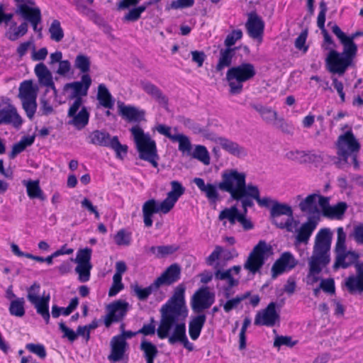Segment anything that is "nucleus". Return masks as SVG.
I'll return each mask as SVG.
<instances>
[{"label":"nucleus","instance_id":"c9c22d12","mask_svg":"<svg viewBox=\"0 0 363 363\" xmlns=\"http://www.w3.org/2000/svg\"><path fill=\"white\" fill-rule=\"evenodd\" d=\"M140 350L143 352L146 363H154L159 352L155 344L146 339H143L140 342Z\"/></svg>","mask_w":363,"mask_h":363},{"label":"nucleus","instance_id":"680f3d73","mask_svg":"<svg viewBox=\"0 0 363 363\" xmlns=\"http://www.w3.org/2000/svg\"><path fill=\"white\" fill-rule=\"evenodd\" d=\"M108 147H111L115 151L116 157L120 160H123L128 152V146L121 144L117 136L112 138L111 143Z\"/></svg>","mask_w":363,"mask_h":363},{"label":"nucleus","instance_id":"20e7f679","mask_svg":"<svg viewBox=\"0 0 363 363\" xmlns=\"http://www.w3.org/2000/svg\"><path fill=\"white\" fill-rule=\"evenodd\" d=\"M181 276V269L177 264H172L162 273L150 285L143 287L138 284L131 285L132 291L140 301H145L151 295L157 296L162 294L160 288L162 286H169L177 282Z\"/></svg>","mask_w":363,"mask_h":363},{"label":"nucleus","instance_id":"7ed1b4c3","mask_svg":"<svg viewBox=\"0 0 363 363\" xmlns=\"http://www.w3.org/2000/svg\"><path fill=\"white\" fill-rule=\"evenodd\" d=\"M333 233L329 228H322L315 239L313 254L309 259L306 284L313 285L320 280L319 274L330 262V250Z\"/></svg>","mask_w":363,"mask_h":363},{"label":"nucleus","instance_id":"9b49d317","mask_svg":"<svg viewBox=\"0 0 363 363\" xmlns=\"http://www.w3.org/2000/svg\"><path fill=\"white\" fill-rule=\"evenodd\" d=\"M270 220L272 223L280 229H286L288 232H292L296 223L293 216L292 208L286 204L279 203L277 201L271 206Z\"/></svg>","mask_w":363,"mask_h":363},{"label":"nucleus","instance_id":"b1692460","mask_svg":"<svg viewBox=\"0 0 363 363\" xmlns=\"http://www.w3.org/2000/svg\"><path fill=\"white\" fill-rule=\"evenodd\" d=\"M245 26L250 38L262 40L264 29V22L261 17L255 13H250Z\"/></svg>","mask_w":363,"mask_h":363},{"label":"nucleus","instance_id":"13d9d810","mask_svg":"<svg viewBox=\"0 0 363 363\" xmlns=\"http://www.w3.org/2000/svg\"><path fill=\"white\" fill-rule=\"evenodd\" d=\"M91 62L89 58L82 54L77 55L74 60V67L83 74H88L90 70Z\"/></svg>","mask_w":363,"mask_h":363},{"label":"nucleus","instance_id":"8fccbe9b","mask_svg":"<svg viewBox=\"0 0 363 363\" xmlns=\"http://www.w3.org/2000/svg\"><path fill=\"white\" fill-rule=\"evenodd\" d=\"M252 106L260 114L262 119L267 123H272L277 119V113L275 111H273L272 108L264 106L260 104H253Z\"/></svg>","mask_w":363,"mask_h":363},{"label":"nucleus","instance_id":"09e8293b","mask_svg":"<svg viewBox=\"0 0 363 363\" xmlns=\"http://www.w3.org/2000/svg\"><path fill=\"white\" fill-rule=\"evenodd\" d=\"M79 304L78 298L75 297L71 299L67 307H59L57 305H53L52 307V316L54 318H57L60 315V311H63L62 315L67 316L71 314L77 307Z\"/></svg>","mask_w":363,"mask_h":363},{"label":"nucleus","instance_id":"dca6fc26","mask_svg":"<svg viewBox=\"0 0 363 363\" xmlns=\"http://www.w3.org/2000/svg\"><path fill=\"white\" fill-rule=\"evenodd\" d=\"M91 82V78L89 74H82L80 81L66 84L64 90L69 93V99L74 101L79 99L81 104H83L82 97L87 95Z\"/></svg>","mask_w":363,"mask_h":363},{"label":"nucleus","instance_id":"f704fd0d","mask_svg":"<svg viewBox=\"0 0 363 363\" xmlns=\"http://www.w3.org/2000/svg\"><path fill=\"white\" fill-rule=\"evenodd\" d=\"M218 141V144L223 150L234 156L242 157L247 155L245 149L235 142L225 138H219Z\"/></svg>","mask_w":363,"mask_h":363},{"label":"nucleus","instance_id":"0e129e2a","mask_svg":"<svg viewBox=\"0 0 363 363\" xmlns=\"http://www.w3.org/2000/svg\"><path fill=\"white\" fill-rule=\"evenodd\" d=\"M323 37V41L321 44V48L323 50H328L326 57L330 55V52L335 50L334 48L336 46L335 41L329 34L327 30H321Z\"/></svg>","mask_w":363,"mask_h":363},{"label":"nucleus","instance_id":"c85d7f7f","mask_svg":"<svg viewBox=\"0 0 363 363\" xmlns=\"http://www.w3.org/2000/svg\"><path fill=\"white\" fill-rule=\"evenodd\" d=\"M318 220L313 216H309L297 230L296 241L298 243H307L313 232L316 228Z\"/></svg>","mask_w":363,"mask_h":363},{"label":"nucleus","instance_id":"774afa93","mask_svg":"<svg viewBox=\"0 0 363 363\" xmlns=\"http://www.w3.org/2000/svg\"><path fill=\"white\" fill-rule=\"evenodd\" d=\"M297 342L298 341H294L290 336L277 335L274 339V346L275 347H280L281 346L293 347Z\"/></svg>","mask_w":363,"mask_h":363},{"label":"nucleus","instance_id":"a878e982","mask_svg":"<svg viewBox=\"0 0 363 363\" xmlns=\"http://www.w3.org/2000/svg\"><path fill=\"white\" fill-rule=\"evenodd\" d=\"M359 258V255L355 251L344 250L335 253V260L333 264V269H347L354 264Z\"/></svg>","mask_w":363,"mask_h":363},{"label":"nucleus","instance_id":"393cba45","mask_svg":"<svg viewBox=\"0 0 363 363\" xmlns=\"http://www.w3.org/2000/svg\"><path fill=\"white\" fill-rule=\"evenodd\" d=\"M297 262L291 252H285L274 262L272 268L273 277L281 274L286 270H291L296 267Z\"/></svg>","mask_w":363,"mask_h":363},{"label":"nucleus","instance_id":"3c124183","mask_svg":"<svg viewBox=\"0 0 363 363\" xmlns=\"http://www.w3.org/2000/svg\"><path fill=\"white\" fill-rule=\"evenodd\" d=\"M192 157L201 162L203 164L208 165L210 164V155L207 148L201 145H196L194 151L189 155Z\"/></svg>","mask_w":363,"mask_h":363},{"label":"nucleus","instance_id":"79ce46f5","mask_svg":"<svg viewBox=\"0 0 363 363\" xmlns=\"http://www.w3.org/2000/svg\"><path fill=\"white\" fill-rule=\"evenodd\" d=\"M249 190H250V192H249L247 198H250L252 202H254L253 200H255L260 206L271 208V206L277 201L269 197L260 198V191L257 186L254 185Z\"/></svg>","mask_w":363,"mask_h":363},{"label":"nucleus","instance_id":"2eb2a0df","mask_svg":"<svg viewBox=\"0 0 363 363\" xmlns=\"http://www.w3.org/2000/svg\"><path fill=\"white\" fill-rule=\"evenodd\" d=\"M67 117L69 118L68 123L80 130L88 125L90 113L87 107L83 106V104H81L80 100L78 99L70 104Z\"/></svg>","mask_w":363,"mask_h":363},{"label":"nucleus","instance_id":"603ef678","mask_svg":"<svg viewBox=\"0 0 363 363\" xmlns=\"http://www.w3.org/2000/svg\"><path fill=\"white\" fill-rule=\"evenodd\" d=\"M50 38L52 40L55 42H60L64 36V30L61 26L60 21L55 19L52 21L50 26L48 29Z\"/></svg>","mask_w":363,"mask_h":363},{"label":"nucleus","instance_id":"e2e57ef3","mask_svg":"<svg viewBox=\"0 0 363 363\" xmlns=\"http://www.w3.org/2000/svg\"><path fill=\"white\" fill-rule=\"evenodd\" d=\"M92 268L91 264H77L75 271L79 275V281L80 282H86L90 279V271Z\"/></svg>","mask_w":363,"mask_h":363},{"label":"nucleus","instance_id":"bb28decb","mask_svg":"<svg viewBox=\"0 0 363 363\" xmlns=\"http://www.w3.org/2000/svg\"><path fill=\"white\" fill-rule=\"evenodd\" d=\"M128 347V343L123 337L114 336L111 341V354L108 359L113 362L121 360Z\"/></svg>","mask_w":363,"mask_h":363},{"label":"nucleus","instance_id":"aec40b11","mask_svg":"<svg viewBox=\"0 0 363 363\" xmlns=\"http://www.w3.org/2000/svg\"><path fill=\"white\" fill-rule=\"evenodd\" d=\"M119 115L129 123H140L145 121V111L132 105H125L123 102L118 103Z\"/></svg>","mask_w":363,"mask_h":363},{"label":"nucleus","instance_id":"5fc2aeb1","mask_svg":"<svg viewBox=\"0 0 363 363\" xmlns=\"http://www.w3.org/2000/svg\"><path fill=\"white\" fill-rule=\"evenodd\" d=\"M173 142L179 143V150L184 154H187L189 155L191 154V143L189 138L184 135V134H175L173 140Z\"/></svg>","mask_w":363,"mask_h":363},{"label":"nucleus","instance_id":"423d86ee","mask_svg":"<svg viewBox=\"0 0 363 363\" xmlns=\"http://www.w3.org/2000/svg\"><path fill=\"white\" fill-rule=\"evenodd\" d=\"M337 155L338 161L337 165L340 168H344L345 165L350 164L349 158L355 170L359 169L358 160L361 145L356 138L352 130H347L340 135L336 142Z\"/></svg>","mask_w":363,"mask_h":363},{"label":"nucleus","instance_id":"052dcab7","mask_svg":"<svg viewBox=\"0 0 363 363\" xmlns=\"http://www.w3.org/2000/svg\"><path fill=\"white\" fill-rule=\"evenodd\" d=\"M91 252L92 250L90 248L86 247L84 249H81L78 250L76 258L71 259V261L74 262L77 264H91Z\"/></svg>","mask_w":363,"mask_h":363},{"label":"nucleus","instance_id":"f257e3e1","mask_svg":"<svg viewBox=\"0 0 363 363\" xmlns=\"http://www.w3.org/2000/svg\"><path fill=\"white\" fill-rule=\"evenodd\" d=\"M185 290L183 284H179L174 289L172 296L162 306L157 336L161 340L168 338L171 345L180 342L186 350L192 351L194 345L187 338L184 322L188 314L185 305Z\"/></svg>","mask_w":363,"mask_h":363},{"label":"nucleus","instance_id":"6e6552de","mask_svg":"<svg viewBox=\"0 0 363 363\" xmlns=\"http://www.w3.org/2000/svg\"><path fill=\"white\" fill-rule=\"evenodd\" d=\"M256 74L255 66L249 62L229 68L226 79L230 87V93L239 94L243 89V83L252 79Z\"/></svg>","mask_w":363,"mask_h":363},{"label":"nucleus","instance_id":"4c0bfd02","mask_svg":"<svg viewBox=\"0 0 363 363\" xmlns=\"http://www.w3.org/2000/svg\"><path fill=\"white\" fill-rule=\"evenodd\" d=\"M287 155L289 158L296 160L301 163L314 162L318 161L320 158V155L312 151H291L287 154Z\"/></svg>","mask_w":363,"mask_h":363},{"label":"nucleus","instance_id":"72a5a7b5","mask_svg":"<svg viewBox=\"0 0 363 363\" xmlns=\"http://www.w3.org/2000/svg\"><path fill=\"white\" fill-rule=\"evenodd\" d=\"M111 139L108 133L99 130L92 131L87 137L89 143L101 147H109Z\"/></svg>","mask_w":363,"mask_h":363},{"label":"nucleus","instance_id":"0eeeda50","mask_svg":"<svg viewBox=\"0 0 363 363\" xmlns=\"http://www.w3.org/2000/svg\"><path fill=\"white\" fill-rule=\"evenodd\" d=\"M135 143L140 159L149 162L154 167H157L156 143L151 139L148 133H145L138 125L133 126L130 130Z\"/></svg>","mask_w":363,"mask_h":363},{"label":"nucleus","instance_id":"39448f33","mask_svg":"<svg viewBox=\"0 0 363 363\" xmlns=\"http://www.w3.org/2000/svg\"><path fill=\"white\" fill-rule=\"evenodd\" d=\"M222 180L218 184V188L230 194L231 198L237 201L242 202L249 195V190L254 184H246V175L243 172L231 169H227L222 173Z\"/></svg>","mask_w":363,"mask_h":363},{"label":"nucleus","instance_id":"2f4dec72","mask_svg":"<svg viewBox=\"0 0 363 363\" xmlns=\"http://www.w3.org/2000/svg\"><path fill=\"white\" fill-rule=\"evenodd\" d=\"M206 316L203 313H199L193 317L189 323V333L193 340H196L205 325Z\"/></svg>","mask_w":363,"mask_h":363},{"label":"nucleus","instance_id":"c03bdc74","mask_svg":"<svg viewBox=\"0 0 363 363\" xmlns=\"http://www.w3.org/2000/svg\"><path fill=\"white\" fill-rule=\"evenodd\" d=\"M23 184L26 187L27 194L30 199H45L38 180L23 181Z\"/></svg>","mask_w":363,"mask_h":363},{"label":"nucleus","instance_id":"7c9ffc66","mask_svg":"<svg viewBox=\"0 0 363 363\" xmlns=\"http://www.w3.org/2000/svg\"><path fill=\"white\" fill-rule=\"evenodd\" d=\"M193 182L205 194L210 203H216L219 200V193L216 185L210 183L206 184L204 180L199 177L194 178Z\"/></svg>","mask_w":363,"mask_h":363},{"label":"nucleus","instance_id":"5701e85b","mask_svg":"<svg viewBox=\"0 0 363 363\" xmlns=\"http://www.w3.org/2000/svg\"><path fill=\"white\" fill-rule=\"evenodd\" d=\"M356 275L349 276L345 280V286L352 294L363 293V262H357L354 264Z\"/></svg>","mask_w":363,"mask_h":363},{"label":"nucleus","instance_id":"37998d69","mask_svg":"<svg viewBox=\"0 0 363 363\" xmlns=\"http://www.w3.org/2000/svg\"><path fill=\"white\" fill-rule=\"evenodd\" d=\"M347 208V205L345 202H339L327 208L324 216L330 219L340 220L342 218Z\"/></svg>","mask_w":363,"mask_h":363},{"label":"nucleus","instance_id":"1a4fd4ad","mask_svg":"<svg viewBox=\"0 0 363 363\" xmlns=\"http://www.w3.org/2000/svg\"><path fill=\"white\" fill-rule=\"evenodd\" d=\"M219 264L217 262L214 267L215 271L213 274L211 272H204L201 274V281L203 284L209 283L213 277L217 281H226L227 285L224 287V296L229 298L230 296V291L232 288L239 284V278H235L234 275H239L241 271L240 265H235L228 269L219 268Z\"/></svg>","mask_w":363,"mask_h":363},{"label":"nucleus","instance_id":"58836bf2","mask_svg":"<svg viewBox=\"0 0 363 363\" xmlns=\"http://www.w3.org/2000/svg\"><path fill=\"white\" fill-rule=\"evenodd\" d=\"M253 206L254 202H252L250 199H245L241 203V215L239 216L237 222L241 225L244 230H250L254 228V224L252 220L247 218V208H251Z\"/></svg>","mask_w":363,"mask_h":363},{"label":"nucleus","instance_id":"6e6d98bb","mask_svg":"<svg viewBox=\"0 0 363 363\" xmlns=\"http://www.w3.org/2000/svg\"><path fill=\"white\" fill-rule=\"evenodd\" d=\"M250 295V292H246L242 295L237 296L233 298L228 299L223 305V309L225 313H230L231 311L236 309L240 303L248 298Z\"/></svg>","mask_w":363,"mask_h":363},{"label":"nucleus","instance_id":"473e14b6","mask_svg":"<svg viewBox=\"0 0 363 363\" xmlns=\"http://www.w3.org/2000/svg\"><path fill=\"white\" fill-rule=\"evenodd\" d=\"M28 29L27 22H23L19 26H17L16 22L11 21L9 27L6 30L5 36L11 41H16L20 38L24 36Z\"/></svg>","mask_w":363,"mask_h":363},{"label":"nucleus","instance_id":"f3484780","mask_svg":"<svg viewBox=\"0 0 363 363\" xmlns=\"http://www.w3.org/2000/svg\"><path fill=\"white\" fill-rule=\"evenodd\" d=\"M215 294L207 286L199 288L192 296L191 306L192 310L198 313L209 308L215 302Z\"/></svg>","mask_w":363,"mask_h":363},{"label":"nucleus","instance_id":"e433bc0d","mask_svg":"<svg viewBox=\"0 0 363 363\" xmlns=\"http://www.w3.org/2000/svg\"><path fill=\"white\" fill-rule=\"evenodd\" d=\"M97 100L106 108H113L115 100L104 84H100L98 86Z\"/></svg>","mask_w":363,"mask_h":363},{"label":"nucleus","instance_id":"338daca9","mask_svg":"<svg viewBox=\"0 0 363 363\" xmlns=\"http://www.w3.org/2000/svg\"><path fill=\"white\" fill-rule=\"evenodd\" d=\"M337 242L335 244V253L346 250V233L343 228L340 227L337 229Z\"/></svg>","mask_w":363,"mask_h":363},{"label":"nucleus","instance_id":"49530a36","mask_svg":"<svg viewBox=\"0 0 363 363\" xmlns=\"http://www.w3.org/2000/svg\"><path fill=\"white\" fill-rule=\"evenodd\" d=\"M234 56V50L232 48H226L221 50L220 52V57L218 64L216 65V70L218 72L222 71L224 68L228 67L232 64L233 57Z\"/></svg>","mask_w":363,"mask_h":363},{"label":"nucleus","instance_id":"a19ab883","mask_svg":"<svg viewBox=\"0 0 363 363\" xmlns=\"http://www.w3.org/2000/svg\"><path fill=\"white\" fill-rule=\"evenodd\" d=\"M318 194H313L308 195L305 199L299 203V208L303 213H318Z\"/></svg>","mask_w":363,"mask_h":363},{"label":"nucleus","instance_id":"a18cd8bd","mask_svg":"<svg viewBox=\"0 0 363 363\" xmlns=\"http://www.w3.org/2000/svg\"><path fill=\"white\" fill-rule=\"evenodd\" d=\"M26 301L23 297H18L11 301L9 311L12 316L22 318L26 313Z\"/></svg>","mask_w":363,"mask_h":363},{"label":"nucleus","instance_id":"864d4df0","mask_svg":"<svg viewBox=\"0 0 363 363\" xmlns=\"http://www.w3.org/2000/svg\"><path fill=\"white\" fill-rule=\"evenodd\" d=\"M178 247L175 245H160L152 246L150 247L149 251L155 255L157 258H162L167 255L173 254L177 250Z\"/></svg>","mask_w":363,"mask_h":363},{"label":"nucleus","instance_id":"ddd939ff","mask_svg":"<svg viewBox=\"0 0 363 363\" xmlns=\"http://www.w3.org/2000/svg\"><path fill=\"white\" fill-rule=\"evenodd\" d=\"M16 5V12L21 15L24 20L29 21L35 32L40 33L42 28L38 25L42 21L40 9L35 6L34 0H14Z\"/></svg>","mask_w":363,"mask_h":363},{"label":"nucleus","instance_id":"bf43d9fd","mask_svg":"<svg viewBox=\"0 0 363 363\" xmlns=\"http://www.w3.org/2000/svg\"><path fill=\"white\" fill-rule=\"evenodd\" d=\"M113 239L118 246H128L131 242V233L125 229H121L114 235Z\"/></svg>","mask_w":363,"mask_h":363},{"label":"nucleus","instance_id":"de8ad7c7","mask_svg":"<svg viewBox=\"0 0 363 363\" xmlns=\"http://www.w3.org/2000/svg\"><path fill=\"white\" fill-rule=\"evenodd\" d=\"M241 212L234 205L230 208H225L220 212L218 218L220 220H228L231 225H235L240 216Z\"/></svg>","mask_w":363,"mask_h":363},{"label":"nucleus","instance_id":"cd10ccee","mask_svg":"<svg viewBox=\"0 0 363 363\" xmlns=\"http://www.w3.org/2000/svg\"><path fill=\"white\" fill-rule=\"evenodd\" d=\"M171 191L167 193V197L163 200V207L172 210L179 199L184 194L185 188L178 181L170 182Z\"/></svg>","mask_w":363,"mask_h":363},{"label":"nucleus","instance_id":"4d7b16f0","mask_svg":"<svg viewBox=\"0 0 363 363\" xmlns=\"http://www.w3.org/2000/svg\"><path fill=\"white\" fill-rule=\"evenodd\" d=\"M149 3L144 4L138 7H135L129 10V11L123 16L124 21L135 22L141 16V14L146 10Z\"/></svg>","mask_w":363,"mask_h":363},{"label":"nucleus","instance_id":"c756f323","mask_svg":"<svg viewBox=\"0 0 363 363\" xmlns=\"http://www.w3.org/2000/svg\"><path fill=\"white\" fill-rule=\"evenodd\" d=\"M34 72L40 85L55 89L52 73L44 63L37 64L34 68Z\"/></svg>","mask_w":363,"mask_h":363},{"label":"nucleus","instance_id":"69168bd1","mask_svg":"<svg viewBox=\"0 0 363 363\" xmlns=\"http://www.w3.org/2000/svg\"><path fill=\"white\" fill-rule=\"evenodd\" d=\"M26 348L30 352L36 354L40 359H44L47 356L45 347L42 344L28 343Z\"/></svg>","mask_w":363,"mask_h":363},{"label":"nucleus","instance_id":"f8f14e48","mask_svg":"<svg viewBox=\"0 0 363 363\" xmlns=\"http://www.w3.org/2000/svg\"><path fill=\"white\" fill-rule=\"evenodd\" d=\"M40 285L34 282L26 289V298L30 303L35 308L36 312L40 315L45 323H50V314L49 312L50 295H40Z\"/></svg>","mask_w":363,"mask_h":363},{"label":"nucleus","instance_id":"ea45409f","mask_svg":"<svg viewBox=\"0 0 363 363\" xmlns=\"http://www.w3.org/2000/svg\"><path fill=\"white\" fill-rule=\"evenodd\" d=\"M141 86L144 91L150 95L158 103L162 104H166L167 103V97L156 85L149 82H143Z\"/></svg>","mask_w":363,"mask_h":363},{"label":"nucleus","instance_id":"4be33fe9","mask_svg":"<svg viewBox=\"0 0 363 363\" xmlns=\"http://www.w3.org/2000/svg\"><path fill=\"white\" fill-rule=\"evenodd\" d=\"M22 123L23 119L13 104L0 105V125H12L15 128H19Z\"/></svg>","mask_w":363,"mask_h":363},{"label":"nucleus","instance_id":"4468645a","mask_svg":"<svg viewBox=\"0 0 363 363\" xmlns=\"http://www.w3.org/2000/svg\"><path fill=\"white\" fill-rule=\"evenodd\" d=\"M270 247L264 240H260L253 247L244 263V269L250 274H255L262 269Z\"/></svg>","mask_w":363,"mask_h":363},{"label":"nucleus","instance_id":"412c9836","mask_svg":"<svg viewBox=\"0 0 363 363\" xmlns=\"http://www.w3.org/2000/svg\"><path fill=\"white\" fill-rule=\"evenodd\" d=\"M171 210L163 207V201L158 202L155 199H149L143 206V221L146 227L152 225V216L155 213H168Z\"/></svg>","mask_w":363,"mask_h":363},{"label":"nucleus","instance_id":"f03ea898","mask_svg":"<svg viewBox=\"0 0 363 363\" xmlns=\"http://www.w3.org/2000/svg\"><path fill=\"white\" fill-rule=\"evenodd\" d=\"M333 34L338 38L342 45V51L333 50L325 57V65L328 71L332 74L343 75L353 64L358 52V46L354 40L363 36V31L358 30L350 35H346L340 28L334 24L331 27Z\"/></svg>","mask_w":363,"mask_h":363},{"label":"nucleus","instance_id":"9d476101","mask_svg":"<svg viewBox=\"0 0 363 363\" xmlns=\"http://www.w3.org/2000/svg\"><path fill=\"white\" fill-rule=\"evenodd\" d=\"M18 98L27 117L33 120L37 110V96L38 87L32 80H24L19 86Z\"/></svg>","mask_w":363,"mask_h":363},{"label":"nucleus","instance_id":"6ab92c4d","mask_svg":"<svg viewBox=\"0 0 363 363\" xmlns=\"http://www.w3.org/2000/svg\"><path fill=\"white\" fill-rule=\"evenodd\" d=\"M277 303L271 302L263 310L257 312L255 318V325L273 327L279 322L280 316L276 310Z\"/></svg>","mask_w":363,"mask_h":363},{"label":"nucleus","instance_id":"a211bd4d","mask_svg":"<svg viewBox=\"0 0 363 363\" xmlns=\"http://www.w3.org/2000/svg\"><path fill=\"white\" fill-rule=\"evenodd\" d=\"M128 303L123 301H116L106 307L107 314L104 318V325L109 328L112 323L121 321L126 315Z\"/></svg>","mask_w":363,"mask_h":363}]
</instances>
